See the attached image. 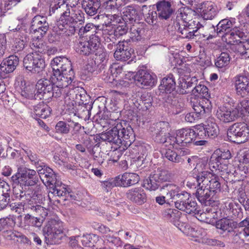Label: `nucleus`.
Masks as SVG:
<instances>
[{
    "label": "nucleus",
    "instance_id": "nucleus-1",
    "mask_svg": "<svg viewBox=\"0 0 249 249\" xmlns=\"http://www.w3.org/2000/svg\"><path fill=\"white\" fill-rule=\"evenodd\" d=\"M50 15L60 16L54 30L59 34H65L67 36L73 35L76 31L77 23L81 25L85 21L84 14L79 10H75L64 0H52L50 6Z\"/></svg>",
    "mask_w": 249,
    "mask_h": 249
},
{
    "label": "nucleus",
    "instance_id": "nucleus-2",
    "mask_svg": "<svg viewBox=\"0 0 249 249\" xmlns=\"http://www.w3.org/2000/svg\"><path fill=\"white\" fill-rule=\"evenodd\" d=\"M10 181L12 186L14 198L24 201L29 195L27 193L30 187L36 184L39 179L35 170L25 167H19L17 172L11 177Z\"/></svg>",
    "mask_w": 249,
    "mask_h": 249
},
{
    "label": "nucleus",
    "instance_id": "nucleus-3",
    "mask_svg": "<svg viewBox=\"0 0 249 249\" xmlns=\"http://www.w3.org/2000/svg\"><path fill=\"white\" fill-rule=\"evenodd\" d=\"M113 127L108 131L101 134L100 139L118 146L124 150L130 146L134 141V131L127 122L116 121Z\"/></svg>",
    "mask_w": 249,
    "mask_h": 249
},
{
    "label": "nucleus",
    "instance_id": "nucleus-4",
    "mask_svg": "<svg viewBox=\"0 0 249 249\" xmlns=\"http://www.w3.org/2000/svg\"><path fill=\"white\" fill-rule=\"evenodd\" d=\"M30 46L34 52L24 58L23 66L26 70L33 73H39L45 67L43 54L46 53L49 54V50L42 37L38 36H35Z\"/></svg>",
    "mask_w": 249,
    "mask_h": 249
},
{
    "label": "nucleus",
    "instance_id": "nucleus-5",
    "mask_svg": "<svg viewBox=\"0 0 249 249\" xmlns=\"http://www.w3.org/2000/svg\"><path fill=\"white\" fill-rule=\"evenodd\" d=\"M51 64L53 72L51 76L52 82L58 86L69 89L75 78L70 60L66 57H56Z\"/></svg>",
    "mask_w": 249,
    "mask_h": 249
},
{
    "label": "nucleus",
    "instance_id": "nucleus-6",
    "mask_svg": "<svg viewBox=\"0 0 249 249\" xmlns=\"http://www.w3.org/2000/svg\"><path fill=\"white\" fill-rule=\"evenodd\" d=\"M196 11H193L187 7H182L176 12V18L174 21V26L183 38L190 39L194 35L193 33L198 29L197 18H193Z\"/></svg>",
    "mask_w": 249,
    "mask_h": 249
},
{
    "label": "nucleus",
    "instance_id": "nucleus-7",
    "mask_svg": "<svg viewBox=\"0 0 249 249\" xmlns=\"http://www.w3.org/2000/svg\"><path fill=\"white\" fill-rule=\"evenodd\" d=\"M160 89L166 92L163 97L164 106L172 110L173 113H179L184 107L182 100L176 96V79L172 74L163 78L160 85Z\"/></svg>",
    "mask_w": 249,
    "mask_h": 249
},
{
    "label": "nucleus",
    "instance_id": "nucleus-8",
    "mask_svg": "<svg viewBox=\"0 0 249 249\" xmlns=\"http://www.w3.org/2000/svg\"><path fill=\"white\" fill-rule=\"evenodd\" d=\"M231 158V154L229 150L222 151L220 150H216L211 156L209 165L210 169L212 171H217L221 176L233 174L229 166L232 167L231 165L229 164L227 160Z\"/></svg>",
    "mask_w": 249,
    "mask_h": 249
},
{
    "label": "nucleus",
    "instance_id": "nucleus-9",
    "mask_svg": "<svg viewBox=\"0 0 249 249\" xmlns=\"http://www.w3.org/2000/svg\"><path fill=\"white\" fill-rule=\"evenodd\" d=\"M63 228L61 222L55 220L48 221L43 229V235L47 244H59L63 236Z\"/></svg>",
    "mask_w": 249,
    "mask_h": 249
},
{
    "label": "nucleus",
    "instance_id": "nucleus-10",
    "mask_svg": "<svg viewBox=\"0 0 249 249\" xmlns=\"http://www.w3.org/2000/svg\"><path fill=\"white\" fill-rule=\"evenodd\" d=\"M194 129L184 128L176 131V135L169 137V144L173 147H186L196 140Z\"/></svg>",
    "mask_w": 249,
    "mask_h": 249
},
{
    "label": "nucleus",
    "instance_id": "nucleus-11",
    "mask_svg": "<svg viewBox=\"0 0 249 249\" xmlns=\"http://www.w3.org/2000/svg\"><path fill=\"white\" fill-rule=\"evenodd\" d=\"M227 135L231 142L244 143L249 139V126L244 123H235L229 127Z\"/></svg>",
    "mask_w": 249,
    "mask_h": 249
},
{
    "label": "nucleus",
    "instance_id": "nucleus-12",
    "mask_svg": "<svg viewBox=\"0 0 249 249\" xmlns=\"http://www.w3.org/2000/svg\"><path fill=\"white\" fill-rule=\"evenodd\" d=\"M100 44L99 36L91 35L89 40H81L78 42L75 50L79 54L88 56L94 53L98 50Z\"/></svg>",
    "mask_w": 249,
    "mask_h": 249
},
{
    "label": "nucleus",
    "instance_id": "nucleus-13",
    "mask_svg": "<svg viewBox=\"0 0 249 249\" xmlns=\"http://www.w3.org/2000/svg\"><path fill=\"white\" fill-rule=\"evenodd\" d=\"M238 113L236 107L225 104L218 108L216 115L221 122L227 124L235 121L238 116Z\"/></svg>",
    "mask_w": 249,
    "mask_h": 249
},
{
    "label": "nucleus",
    "instance_id": "nucleus-14",
    "mask_svg": "<svg viewBox=\"0 0 249 249\" xmlns=\"http://www.w3.org/2000/svg\"><path fill=\"white\" fill-rule=\"evenodd\" d=\"M30 28L36 36L43 37L46 34L49 28L47 17L40 15L35 16L32 19Z\"/></svg>",
    "mask_w": 249,
    "mask_h": 249
},
{
    "label": "nucleus",
    "instance_id": "nucleus-15",
    "mask_svg": "<svg viewBox=\"0 0 249 249\" xmlns=\"http://www.w3.org/2000/svg\"><path fill=\"white\" fill-rule=\"evenodd\" d=\"M187 186L189 187L195 188L197 187L196 196L198 200L203 205L205 206L210 205L211 204L212 192L203 185L202 184L200 185L192 181L189 180L187 182Z\"/></svg>",
    "mask_w": 249,
    "mask_h": 249
},
{
    "label": "nucleus",
    "instance_id": "nucleus-16",
    "mask_svg": "<svg viewBox=\"0 0 249 249\" xmlns=\"http://www.w3.org/2000/svg\"><path fill=\"white\" fill-rule=\"evenodd\" d=\"M135 80L142 88H151L155 86L157 82V76L152 72L145 70L138 71L135 75Z\"/></svg>",
    "mask_w": 249,
    "mask_h": 249
},
{
    "label": "nucleus",
    "instance_id": "nucleus-17",
    "mask_svg": "<svg viewBox=\"0 0 249 249\" xmlns=\"http://www.w3.org/2000/svg\"><path fill=\"white\" fill-rule=\"evenodd\" d=\"M36 97L41 99H49L51 98L52 90H53V83L47 79H41L39 80L36 85Z\"/></svg>",
    "mask_w": 249,
    "mask_h": 249
},
{
    "label": "nucleus",
    "instance_id": "nucleus-18",
    "mask_svg": "<svg viewBox=\"0 0 249 249\" xmlns=\"http://www.w3.org/2000/svg\"><path fill=\"white\" fill-rule=\"evenodd\" d=\"M233 239L236 243H243L245 238L249 236V217L240 222L233 231Z\"/></svg>",
    "mask_w": 249,
    "mask_h": 249
},
{
    "label": "nucleus",
    "instance_id": "nucleus-19",
    "mask_svg": "<svg viewBox=\"0 0 249 249\" xmlns=\"http://www.w3.org/2000/svg\"><path fill=\"white\" fill-rule=\"evenodd\" d=\"M234 86L236 94L245 97L249 93V78L244 75H236L234 77Z\"/></svg>",
    "mask_w": 249,
    "mask_h": 249
},
{
    "label": "nucleus",
    "instance_id": "nucleus-20",
    "mask_svg": "<svg viewBox=\"0 0 249 249\" xmlns=\"http://www.w3.org/2000/svg\"><path fill=\"white\" fill-rule=\"evenodd\" d=\"M201 180L197 182L198 185L202 184L212 193H216L220 191V178L215 174L209 173Z\"/></svg>",
    "mask_w": 249,
    "mask_h": 249
},
{
    "label": "nucleus",
    "instance_id": "nucleus-21",
    "mask_svg": "<svg viewBox=\"0 0 249 249\" xmlns=\"http://www.w3.org/2000/svg\"><path fill=\"white\" fill-rule=\"evenodd\" d=\"M196 13L200 14L204 19H212L217 15L218 9L211 2L207 1L196 7Z\"/></svg>",
    "mask_w": 249,
    "mask_h": 249
},
{
    "label": "nucleus",
    "instance_id": "nucleus-22",
    "mask_svg": "<svg viewBox=\"0 0 249 249\" xmlns=\"http://www.w3.org/2000/svg\"><path fill=\"white\" fill-rule=\"evenodd\" d=\"M127 198L131 202L141 205L147 200L145 191L142 187H136L127 191L126 193Z\"/></svg>",
    "mask_w": 249,
    "mask_h": 249
},
{
    "label": "nucleus",
    "instance_id": "nucleus-23",
    "mask_svg": "<svg viewBox=\"0 0 249 249\" xmlns=\"http://www.w3.org/2000/svg\"><path fill=\"white\" fill-rule=\"evenodd\" d=\"M197 27H198V29L193 33H194V35L189 39H196L198 36H202L203 37H206L207 40H210L218 36L216 28L213 25H205L203 26L198 21V24L196 28Z\"/></svg>",
    "mask_w": 249,
    "mask_h": 249
},
{
    "label": "nucleus",
    "instance_id": "nucleus-24",
    "mask_svg": "<svg viewBox=\"0 0 249 249\" xmlns=\"http://www.w3.org/2000/svg\"><path fill=\"white\" fill-rule=\"evenodd\" d=\"M19 63L18 57L12 55L3 60L0 65V76L4 77L6 74L13 72Z\"/></svg>",
    "mask_w": 249,
    "mask_h": 249
},
{
    "label": "nucleus",
    "instance_id": "nucleus-25",
    "mask_svg": "<svg viewBox=\"0 0 249 249\" xmlns=\"http://www.w3.org/2000/svg\"><path fill=\"white\" fill-rule=\"evenodd\" d=\"M235 23L234 19L225 18L221 20L216 26L217 35L220 36L225 35L227 37L230 33L235 30Z\"/></svg>",
    "mask_w": 249,
    "mask_h": 249
},
{
    "label": "nucleus",
    "instance_id": "nucleus-26",
    "mask_svg": "<svg viewBox=\"0 0 249 249\" xmlns=\"http://www.w3.org/2000/svg\"><path fill=\"white\" fill-rule=\"evenodd\" d=\"M17 220H18V226L25 230H29L30 226L40 227L43 221L40 218L29 213L24 216L23 220L21 217H18Z\"/></svg>",
    "mask_w": 249,
    "mask_h": 249
},
{
    "label": "nucleus",
    "instance_id": "nucleus-27",
    "mask_svg": "<svg viewBox=\"0 0 249 249\" xmlns=\"http://www.w3.org/2000/svg\"><path fill=\"white\" fill-rule=\"evenodd\" d=\"M156 127L157 131L155 132V141L157 142L169 143V137L173 136L167 132L168 124L166 122H160L157 123Z\"/></svg>",
    "mask_w": 249,
    "mask_h": 249
},
{
    "label": "nucleus",
    "instance_id": "nucleus-28",
    "mask_svg": "<svg viewBox=\"0 0 249 249\" xmlns=\"http://www.w3.org/2000/svg\"><path fill=\"white\" fill-rule=\"evenodd\" d=\"M178 80V92L181 94H187L192 91L193 88L197 82V79L195 76L180 77Z\"/></svg>",
    "mask_w": 249,
    "mask_h": 249
},
{
    "label": "nucleus",
    "instance_id": "nucleus-29",
    "mask_svg": "<svg viewBox=\"0 0 249 249\" xmlns=\"http://www.w3.org/2000/svg\"><path fill=\"white\" fill-rule=\"evenodd\" d=\"M29 107L32 110V117L36 119L38 117L46 119L51 114V108L43 102L36 106H29Z\"/></svg>",
    "mask_w": 249,
    "mask_h": 249
},
{
    "label": "nucleus",
    "instance_id": "nucleus-30",
    "mask_svg": "<svg viewBox=\"0 0 249 249\" xmlns=\"http://www.w3.org/2000/svg\"><path fill=\"white\" fill-rule=\"evenodd\" d=\"M145 29L139 22L134 23L130 26L129 37L133 42H139L144 38Z\"/></svg>",
    "mask_w": 249,
    "mask_h": 249
},
{
    "label": "nucleus",
    "instance_id": "nucleus-31",
    "mask_svg": "<svg viewBox=\"0 0 249 249\" xmlns=\"http://www.w3.org/2000/svg\"><path fill=\"white\" fill-rule=\"evenodd\" d=\"M181 215V212L178 209H167L163 212L164 217L180 229V226L182 223Z\"/></svg>",
    "mask_w": 249,
    "mask_h": 249
},
{
    "label": "nucleus",
    "instance_id": "nucleus-32",
    "mask_svg": "<svg viewBox=\"0 0 249 249\" xmlns=\"http://www.w3.org/2000/svg\"><path fill=\"white\" fill-rule=\"evenodd\" d=\"M119 186L128 187L137 183L140 180L139 176L135 173H125L121 176L116 177Z\"/></svg>",
    "mask_w": 249,
    "mask_h": 249
},
{
    "label": "nucleus",
    "instance_id": "nucleus-33",
    "mask_svg": "<svg viewBox=\"0 0 249 249\" xmlns=\"http://www.w3.org/2000/svg\"><path fill=\"white\" fill-rule=\"evenodd\" d=\"M206 165L207 161L205 160L198 158L195 167L192 171L193 178L195 179L196 183L199 181H202L201 179L208 174L209 173L204 170Z\"/></svg>",
    "mask_w": 249,
    "mask_h": 249
},
{
    "label": "nucleus",
    "instance_id": "nucleus-34",
    "mask_svg": "<svg viewBox=\"0 0 249 249\" xmlns=\"http://www.w3.org/2000/svg\"><path fill=\"white\" fill-rule=\"evenodd\" d=\"M226 39L229 40L228 42L229 44L235 45L238 49L241 48L243 42H245L248 39L246 38L243 32L239 31L236 28L228 35Z\"/></svg>",
    "mask_w": 249,
    "mask_h": 249
},
{
    "label": "nucleus",
    "instance_id": "nucleus-35",
    "mask_svg": "<svg viewBox=\"0 0 249 249\" xmlns=\"http://www.w3.org/2000/svg\"><path fill=\"white\" fill-rule=\"evenodd\" d=\"M158 17L162 19H168L173 13L171 3L168 1H159L156 4Z\"/></svg>",
    "mask_w": 249,
    "mask_h": 249
},
{
    "label": "nucleus",
    "instance_id": "nucleus-36",
    "mask_svg": "<svg viewBox=\"0 0 249 249\" xmlns=\"http://www.w3.org/2000/svg\"><path fill=\"white\" fill-rule=\"evenodd\" d=\"M209 97H203L199 101L193 103L192 107L194 111L199 113L200 116H204V114L209 113L212 108L211 103Z\"/></svg>",
    "mask_w": 249,
    "mask_h": 249
},
{
    "label": "nucleus",
    "instance_id": "nucleus-37",
    "mask_svg": "<svg viewBox=\"0 0 249 249\" xmlns=\"http://www.w3.org/2000/svg\"><path fill=\"white\" fill-rule=\"evenodd\" d=\"M102 7L106 13L118 11V9L127 4L129 0H105Z\"/></svg>",
    "mask_w": 249,
    "mask_h": 249
},
{
    "label": "nucleus",
    "instance_id": "nucleus-38",
    "mask_svg": "<svg viewBox=\"0 0 249 249\" xmlns=\"http://www.w3.org/2000/svg\"><path fill=\"white\" fill-rule=\"evenodd\" d=\"M162 194L166 195L167 199L175 200L181 192L180 188L173 183H165L160 188Z\"/></svg>",
    "mask_w": 249,
    "mask_h": 249
},
{
    "label": "nucleus",
    "instance_id": "nucleus-39",
    "mask_svg": "<svg viewBox=\"0 0 249 249\" xmlns=\"http://www.w3.org/2000/svg\"><path fill=\"white\" fill-rule=\"evenodd\" d=\"M101 6V0H83L82 7L89 16H93L97 14Z\"/></svg>",
    "mask_w": 249,
    "mask_h": 249
},
{
    "label": "nucleus",
    "instance_id": "nucleus-40",
    "mask_svg": "<svg viewBox=\"0 0 249 249\" xmlns=\"http://www.w3.org/2000/svg\"><path fill=\"white\" fill-rule=\"evenodd\" d=\"M136 7V5H131L124 8L123 17L124 22H129L130 24L137 22L138 14Z\"/></svg>",
    "mask_w": 249,
    "mask_h": 249
},
{
    "label": "nucleus",
    "instance_id": "nucleus-41",
    "mask_svg": "<svg viewBox=\"0 0 249 249\" xmlns=\"http://www.w3.org/2000/svg\"><path fill=\"white\" fill-rule=\"evenodd\" d=\"M122 72V67L114 64L109 67L107 73L103 75L102 78L107 82L112 83Z\"/></svg>",
    "mask_w": 249,
    "mask_h": 249
},
{
    "label": "nucleus",
    "instance_id": "nucleus-42",
    "mask_svg": "<svg viewBox=\"0 0 249 249\" xmlns=\"http://www.w3.org/2000/svg\"><path fill=\"white\" fill-rule=\"evenodd\" d=\"M184 207H181L180 211H183L188 214H203L201 213L199 207L198 206L196 201L193 198L191 197L185 204Z\"/></svg>",
    "mask_w": 249,
    "mask_h": 249
},
{
    "label": "nucleus",
    "instance_id": "nucleus-43",
    "mask_svg": "<svg viewBox=\"0 0 249 249\" xmlns=\"http://www.w3.org/2000/svg\"><path fill=\"white\" fill-rule=\"evenodd\" d=\"M26 209L30 213L36 216H40L41 219H44L48 214V211L44 207L37 204H33L29 203L26 206Z\"/></svg>",
    "mask_w": 249,
    "mask_h": 249
},
{
    "label": "nucleus",
    "instance_id": "nucleus-44",
    "mask_svg": "<svg viewBox=\"0 0 249 249\" xmlns=\"http://www.w3.org/2000/svg\"><path fill=\"white\" fill-rule=\"evenodd\" d=\"M82 93H80V96L75 101V103H78L79 105H83L82 107H84L83 111L85 112V114L89 113L90 110L92 108V102H87L88 99H89V97L87 95L85 90H81Z\"/></svg>",
    "mask_w": 249,
    "mask_h": 249
},
{
    "label": "nucleus",
    "instance_id": "nucleus-45",
    "mask_svg": "<svg viewBox=\"0 0 249 249\" xmlns=\"http://www.w3.org/2000/svg\"><path fill=\"white\" fill-rule=\"evenodd\" d=\"M95 57L94 60L98 64V67L103 70L105 69L108 60V54L102 48H99L95 53Z\"/></svg>",
    "mask_w": 249,
    "mask_h": 249
},
{
    "label": "nucleus",
    "instance_id": "nucleus-46",
    "mask_svg": "<svg viewBox=\"0 0 249 249\" xmlns=\"http://www.w3.org/2000/svg\"><path fill=\"white\" fill-rule=\"evenodd\" d=\"M161 184L154 174H151L149 177L145 179L143 182V186L150 191H155Z\"/></svg>",
    "mask_w": 249,
    "mask_h": 249
},
{
    "label": "nucleus",
    "instance_id": "nucleus-47",
    "mask_svg": "<svg viewBox=\"0 0 249 249\" xmlns=\"http://www.w3.org/2000/svg\"><path fill=\"white\" fill-rule=\"evenodd\" d=\"M206 131L207 136L213 139L216 137L219 133V128L217 124L213 121L208 120L204 124Z\"/></svg>",
    "mask_w": 249,
    "mask_h": 249
},
{
    "label": "nucleus",
    "instance_id": "nucleus-48",
    "mask_svg": "<svg viewBox=\"0 0 249 249\" xmlns=\"http://www.w3.org/2000/svg\"><path fill=\"white\" fill-rule=\"evenodd\" d=\"M163 155L168 160L173 163H182L184 161V158H181L176 151L172 149H166Z\"/></svg>",
    "mask_w": 249,
    "mask_h": 249
},
{
    "label": "nucleus",
    "instance_id": "nucleus-49",
    "mask_svg": "<svg viewBox=\"0 0 249 249\" xmlns=\"http://www.w3.org/2000/svg\"><path fill=\"white\" fill-rule=\"evenodd\" d=\"M147 9L146 5L143 6L142 10L146 22L149 24H156L158 16L157 12Z\"/></svg>",
    "mask_w": 249,
    "mask_h": 249
},
{
    "label": "nucleus",
    "instance_id": "nucleus-50",
    "mask_svg": "<svg viewBox=\"0 0 249 249\" xmlns=\"http://www.w3.org/2000/svg\"><path fill=\"white\" fill-rule=\"evenodd\" d=\"M99 31L101 33V31ZM101 32L106 42L110 41L114 43V40H116L115 27H112L111 25L107 26Z\"/></svg>",
    "mask_w": 249,
    "mask_h": 249
},
{
    "label": "nucleus",
    "instance_id": "nucleus-51",
    "mask_svg": "<svg viewBox=\"0 0 249 249\" xmlns=\"http://www.w3.org/2000/svg\"><path fill=\"white\" fill-rule=\"evenodd\" d=\"M190 194L186 191H181L175 199V205L176 208L180 210L181 207L191 198Z\"/></svg>",
    "mask_w": 249,
    "mask_h": 249
},
{
    "label": "nucleus",
    "instance_id": "nucleus-52",
    "mask_svg": "<svg viewBox=\"0 0 249 249\" xmlns=\"http://www.w3.org/2000/svg\"><path fill=\"white\" fill-rule=\"evenodd\" d=\"M230 59L228 53L222 52L215 60V66L218 68H225L229 64Z\"/></svg>",
    "mask_w": 249,
    "mask_h": 249
},
{
    "label": "nucleus",
    "instance_id": "nucleus-53",
    "mask_svg": "<svg viewBox=\"0 0 249 249\" xmlns=\"http://www.w3.org/2000/svg\"><path fill=\"white\" fill-rule=\"evenodd\" d=\"M105 241L109 244L110 247L112 248L115 247L116 249L121 248L123 245V242L121 240L120 238L114 235L113 233L110 235H107L106 237H104Z\"/></svg>",
    "mask_w": 249,
    "mask_h": 249
},
{
    "label": "nucleus",
    "instance_id": "nucleus-54",
    "mask_svg": "<svg viewBox=\"0 0 249 249\" xmlns=\"http://www.w3.org/2000/svg\"><path fill=\"white\" fill-rule=\"evenodd\" d=\"M215 227L223 231L231 232L232 230V223L226 218H222L216 221Z\"/></svg>",
    "mask_w": 249,
    "mask_h": 249
},
{
    "label": "nucleus",
    "instance_id": "nucleus-55",
    "mask_svg": "<svg viewBox=\"0 0 249 249\" xmlns=\"http://www.w3.org/2000/svg\"><path fill=\"white\" fill-rule=\"evenodd\" d=\"M98 240V236L94 234H87L80 237V242L86 247L94 246Z\"/></svg>",
    "mask_w": 249,
    "mask_h": 249
},
{
    "label": "nucleus",
    "instance_id": "nucleus-56",
    "mask_svg": "<svg viewBox=\"0 0 249 249\" xmlns=\"http://www.w3.org/2000/svg\"><path fill=\"white\" fill-rule=\"evenodd\" d=\"M84 88L80 87H74V85H71L69 88V92H67L68 99L72 101H76L80 96L81 90H84Z\"/></svg>",
    "mask_w": 249,
    "mask_h": 249
},
{
    "label": "nucleus",
    "instance_id": "nucleus-57",
    "mask_svg": "<svg viewBox=\"0 0 249 249\" xmlns=\"http://www.w3.org/2000/svg\"><path fill=\"white\" fill-rule=\"evenodd\" d=\"M69 89L62 86H58L53 83V90L52 91V97L57 98L63 96V98L66 99L68 97L67 92H69Z\"/></svg>",
    "mask_w": 249,
    "mask_h": 249
},
{
    "label": "nucleus",
    "instance_id": "nucleus-58",
    "mask_svg": "<svg viewBox=\"0 0 249 249\" xmlns=\"http://www.w3.org/2000/svg\"><path fill=\"white\" fill-rule=\"evenodd\" d=\"M24 151L28 157L31 164L36 166V168H39V166L43 164V162L41 161L39 157L36 153L29 149H24Z\"/></svg>",
    "mask_w": 249,
    "mask_h": 249
},
{
    "label": "nucleus",
    "instance_id": "nucleus-59",
    "mask_svg": "<svg viewBox=\"0 0 249 249\" xmlns=\"http://www.w3.org/2000/svg\"><path fill=\"white\" fill-rule=\"evenodd\" d=\"M52 188L53 190L52 194H53L54 196H66L69 194L65 185L62 184L60 182H59Z\"/></svg>",
    "mask_w": 249,
    "mask_h": 249
},
{
    "label": "nucleus",
    "instance_id": "nucleus-60",
    "mask_svg": "<svg viewBox=\"0 0 249 249\" xmlns=\"http://www.w3.org/2000/svg\"><path fill=\"white\" fill-rule=\"evenodd\" d=\"M96 27L93 23H87L85 26H82L79 29L78 34L80 36L87 35V34L89 33H94V35H98V34H100V31H96Z\"/></svg>",
    "mask_w": 249,
    "mask_h": 249
},
{
    "label": "nucleus",
    "instance_id": "nucleus-61",
    "mask_svg": "<svg viewBox=\"0 0 249 249\" xmlns=\"http://www.w3.org/2000/svg\"><path fill=\"white\" fill-rule=\"evenodd\" d=\"M101 186L104 191L107 193L111 191V189L115 187L119 186L117 178H109L108 180L101 181Z\"/></svg>",
    "mask_w": 249,
    "mask_h": 249
},
{
    "label": "nucleus",
    "instance_id": "nucleus-62",
    "mask_svg": "<svg viewBox=\"0 0 249 249\" xmlns=\"http://www.w3.org/2000/svg\"><path fill=\"white\" fill-rule=\"evenodd\" d=\"M226 207L227 210L226 215L227 217L234 218L238 217L241 212L240 209L233 203H230Z\"/></svg>",
    "mask_w": 249,
    "mask_h": 249
},
{
    "label": "nucleus",
    "instance_id": "nucleus-63",
    "mask_svg": "<svg viewBox=\"0 0 249 249\" xmlns=\"http://www.w3.org/2000/svg\"><path fill=\"white\" fill-rule=\"evenodd\" d=\"M192 92L194 94L198 93L202 98L210 96L207 87L202 84H199L197 86L196 84L193 88Z\"/></svg>",
    "mask_w": 249,
    "mask_h": 249
},
{
    "label": "nucleus",
    "instance_id": "nucleus-64",
    "mask_svg": "<svg viewBox=\"0 0 249 249\" xmlns=\"http://www.w3.org/2000/svg\"><path fill=\"white\" fill-rule=\"evenodd\" d=\"M132 53L133 52L129 51H126V50H119L116 49V50L114 53V56L117 60L125 61L131 58Z\"/></svg>",
    "mask_w": 249,
    "mask_h": 249
}]
</instances>
